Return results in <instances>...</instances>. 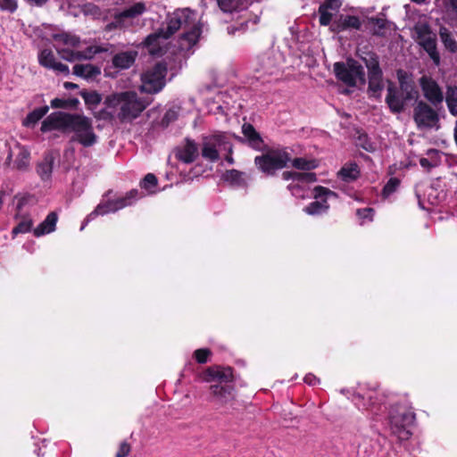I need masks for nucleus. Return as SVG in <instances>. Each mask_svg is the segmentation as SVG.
Returning a JSON list of instances; mask_svg holds the SVG:
<instances>
[{"label": "nucleus", "mask_w": 457, "mask_h": 457, "mask_svg": "<svg viewBox=\"0 0 457 457\" xmlns=\"http://www.w3.org/2000/svg\"><path fill=\"white\" fill-rule=\"evenodd\" d=\"M40 130L44 133L52 130L71 132V142H77L84 147L94 145L98 138L94 131L92 120L78 113L52 112L43 120Z\"/></svg>", "instance_id": "obj_1"}, {"label": "nucleus", "mask_w": 457, "mask_h": 457, "mask_svg": "<svg viewBox=\"0 0 457 457\" xmlns=\"http://www.w3.org/2000/svg\"><path fill=\"white\" fill-rule=\"evenodd\" d=\"M104 104L107 108L114 109L117 118L124 122L131 121L138 117L149 102L139 97L134 91H123L107 96Z\"/></svg>", "instance_id": "obj_2"}, {"label": "nucleus", "mask_w": 457, "mask_h": 457, "mask_svg": "<svg viewBox=\"0 0 457 457\" xmlns=\"http://www.w3.org/2000/svg\"><path fill=\"white\" fill-rule=\"evenodd\" d=\"M181 28L188 30L180 39V47L188 50L196 44L201 34V29L195 23V13L189 9L176 11L169 18L164 34L170 37Z\"/></svg>", "instance_id": "obj_3"}, {"label": "nucleus", "mask_w": 457, "mask_h": 457, "mask_svg": "<svg viewBox=\"0 0 457 457\" xmlns=\"http://www.w3.org/2000/svg\"><path fill=\"white\" fill-rule=\"evenodd\" d=\"M416 415L411 408L407 407L401 402H396L389 411L390 428L392 433L401 441L408 440L412 432Z\"/></svg>", "instance_id": "obj_4"}, {"label": "nucleus", "mask_w": 457, "mask_h": 457, "mask_svg": "<svg viewBox=\"0 0 457 457\" xmlns=\"http://www.w3.org/2000/svg\"><path fill=\"white\" fill-rule=\"evenodd\" d=\"M290 160V155L285 149H269L256 156L254 163L262 172L271 176L285 168Z\"/></svg>", "instance_id": "obj_5"}, {"label": "nucleus", "mask_w": 457, "mask_h": 457, "mask_svg": "<svg viewBox=\"0 0 457 457\" xmlns=\"http://www.w3.org/2000/svg\"><path fill=\"white\" fill-rule=\"evenodd\" d=\"M431 104L420 100L413 107V120L419 129H438L440 118Z\"/></svg>", "instance_id": "obj_6"}, {"label": "nucleus", "mask_w": 457, "mask_h": 457, "mask_svg": "<svg viewBox=\"0 0 457 457\" xmlns=\"http://www.w3.org/2000/svg\"><path fill=\"white\" fill-rule=\"evenodd\" d=\"M334 72L339 80L349 87H355L358 82L361 84L365 82L362 66L353 59H348L345 62H336Z\"/></svg>", "instance_id": "obj_7"}, {"label": "nucleus", "mask_w": 457, "mask_h": 457, "mask_svg": "<svg viewBox=\"0 0 457 457\" xmlns=\"http://www.w3.org/2000/svg\"><path fill=\"white\" fill-rule=\"evenodd\" d=\"M415 40L428 54L436 65L440 62L436 49V36L426 23H419L414 27Z\"/></svg>", "instance_id": "obj_8"}, {"label": "nucleus", "mask_w": 457, "mask_h": 457, "mask_svg": "<svg viewBox=\"0 0 457 457\" xmlns=\"http://www.w3.org/2000/svg\"><path fill=\"white\" fill-rule=\"evenodd\" d=\"M54 46L59 55L65 61L73 62L79 46L80 39L79 37L68 32H61L53 35Z\"/></svg>", "instance_id": "obj_9"}, {"label": "nucleus", "mask_w": 457, "mask_h": 457, "mask_svg": "<svg viewBox=\"0 0 457 457\" xmlns=\"http://www.w3.org/2000/svg\"><path fill=\"white\" fill-rule=\"evenodd\" d=\"M166 66L162 63L155 64L142 76L141 90L149 94H155L162 90L165 85Z\"/></svg>", "instance_id": "obj_10"}, {"label": "nucleus", "mask_w": 457, "mask_h": 457, "mask_svg": "<svg viewBox=\"0 0 457 457\" xmlns=\"http://www.w3.org/2000/svg\"><path fill=\"white\" fill-rule=\"evenodd\" d=\"M368 69L369 76V92L374 97H379L384 88L382 79V71L379 68L378 58L374 54H369L363 58Z\"/></svg>", "instance_id": "obj_11"}, {"label": "nucleus", "mask_w": 457, "mask_h": 457, "mask_svg": "<svg viewBox=\"0 0 457 457\" xmlns=\"http://www.w3.org/2000/svg\"><path fill=\"white\" fill-rule=\"evenodd\" d=\"M423 96L428 103L435 107L441 104L445 99L443 89L439 84L430 76L423 75L419 79Z\"/></svg>", "instance_id": "obj_12"}, {"label": "nucleus", "mask_w": 457, "mask_h": 457, "mask_svg": "<svg viewBox=\"0 0 457 457\" xmlns=\"http://www.w3.org/2000/svg\"><path fill=\"white\" fill-rule=\"evenodd\" d=\"M137 194V190H131L127 194L125 197L99 204L96 207V209L87 216V220H93L98 215H104L109 212H117L118 210H120L125 206L129 205L131 204V202H129V199L135 198Z\"/></svg>", "instance_id": "obj_13"}, {"label": "nucleus", "mask_w": 457, "mask_h": 457, "mask_svg": "<svg viewBox=\"0 0 457 457\" xmlns=\"http://www.w3.org/2000/svg\"><path fill=\"white\" fill-rule=\"evenodd\" d=\"M408 100L403 95V92L397 88L392 82H388L386 88V103L393 113H401L405 109V104Z\"/></svg>", "instance_id": "obj_14"}, {"label": "nucleus", "mask_w": 457, "mask_h": 457, "mask_svg": "<svg viewBox=\"0 0 457 457\" xmlns=\"http://www.w3.org/2000/svg\"><path fill=\"white\" fill-rule=\"evenodd\" d=\"M13 156L15 157L14 168L19 170H26L29 166L30 154L29 150L19 143L14 142L13 145L10 146V151L6 160L7 162H9Z\"/></svg>", "instance_id": "obj_15"}, {"label": "nucleus", "mask_w": 457, "mask_h": 457, "mask_svg": "<svg viewBox=\"0 0 457 457\" xmlns=\"http://www.w3.org/2000/svg\"><path fill=\"white\" fill-rule=\"evenodd\" d=\"M224 144V137L216 135L211 137H205L203 142L202 155L211 162L219 159V151Z\"/></svg>", "instance_id": "obj_16"}, {"label": "nucleus", "mask_w": 457, "mask_h": 457, "mask_svg": "<svg viewBox=\"0 0 457 457\" xmlns=\"http://www.w3.org/2000/svg\"><path fill=\"white\" fill-rule=\"evenodd\" d=\"M169 37L164 34V29H160L149 35L145 44L152 55H162L166 50V40Z\"/></svg>", "instance_id": "obj_17"}, {"label": "nucleus", "mask_w": 457, "mask_h": 457, "mask_svg": "<svg viewBox=\"0 0 457 457\" xmlns=\"http://www.w3.org/2000/svg\"><path fill=\"white\" fill-rule=\"evenodd\" d=\"M204 378L207 382L227 383L232 380L233 373L230 367L212 366L206 369Z\"/></svg>", "instance_id": "obj_18"}, {"label": "nucleus", "mask_w": 457, "mask_h": 457, "mask_svg": "<svg viewBox=\"0 0 457 457\" xmlns=\"http://www.w3.org/2000/svg\"><path fill=\"white\" fill-rule=\"evenodd\" d=\"M39 63L48 69H52L56 72L69 74V67L58 61L51 50L44 49L38 56Z\"/></svg>", "instance_id": "obj_19"}, {"label": "nucleus", "mask_w": 457, "mask_h": 457, "mask_svg": "<svg viewBox=\"0 0 457 457\" xmlns=\"http://www.w3.org/2000/svg\"><path fill=\"white\" fill-rule=\"evenodd\" d=\"M399 89L409 101L417 100L419 91L416 88L414 80L406 72L398 71Z\"/></svg>", "instance_id": "obj_20"}, {"label": "nucleus", "mask_w": 457, "mask_h": 457, "mask_svg": "<svg viewBox=\"0 0 457 457\" xmlns=\"http://www.w3.org/2000/svg\"><path fill=\"white\" fill-rule=\"evenodd\" d=\"M341 3L339 0H327L319 8L320 22L323 26H327L332 21V18L337 12Z\"/></svg>", "instance_id": "obj_21"}, {"label": "nucleus", "mask_w": 457, "mask_h": 457, "mask_svg": "<svg viewBox=\"0 0 457 457\" xmlns=\"http://www.w3.org/2000/svg\"><path fill=\"white\" fill-rule=\"evenodd\" d=\"M198 147L190 139H187L185 145L178 150L177 157L185 163L193 162L198 156Z\"/></svg>", "instance_id": "obj_22"}, {"label": "nucleus", "mask_w": 457, "mask_h": 457, "mask_svg": "<svg viewBox=\"0 0 457 457\" xmlns=\"http://www.w3.org/2000/svg\"><path fill=\"white\" fill-rule=\"evenodd\" d=\"M73 73L76 76L81 77L87 80H91L95 79L97 76L101 74V69L90 63L76 64L73 67Z\"/></svg>", "instance_id": "obj_23"}, {"label": "nucleus", "mask_w": 457, "mask_h": 457, "mask_svg": "<svg viewBox=\"0 0 457 457\" xmlns=\"http://www.w3.org/2000/svg\"><path fill=\"white\" fill-rule=\"evenodd\" d=\"M361 22L356 16H340V18L333 22L331 25L332 30L341 31L347 29H359Z\"/></svg>", "instance_id": "obj_24"}, {"label": "nucleus", "mask_w": 457, "mask_h": 457, "mask_svg": "<svg viewBox=\"0 0 457 457\" xmlns=\"http://www.w3.org/2000/svg\"><path fill=\"white\" fill-rule=\"evenodd\" d=\"M57 222V215L55 212H50L45 220L41 222L34 230L33 233L36 237H41L45 234L54 231Z\"/></svg>", "instance_id": "obj_25"}, {"label": "nucleus", "mask_w": 457, "mask_h": 457, "mask_svg": "<svg viewBox=\"0 0 457 457\" xmlns=\"http://www.w3.org/2000/svg\"><path fill=\"white\" fill-rule=\"evenodd\" d=\"M54 162V157L53 156V154H48L37 164V172L43 180H47L50 179L53 171Z\"/></svg>", "instance_id": "obj_26"}, {"label": "nucleus", "mask_w": 457, "mask_h": 457, "mask_svg": "<svg viewBox=\"0 0 457 457\" xmlns=\"http://www.w3.org/2000/svg\"><path fill=\"white\" fill-rule=\"evenodd\" d=\"M136 53L133 52H122L114 55L112 63L115 67L120 69H128L135 62Z\"/></svg>", "instance_id": "obj_27"}, {"label": "nucleus", "mask_w": 457, "mask_h": 457, "mask_svg": "<svg viewBox=\"0 0 457 457\" xmlns=\"http://www.w3.org/2000/svg\"><path fill=\"white\" fill-rule=\"evenodd\" d=\"M445 103L448 108L449 112L453 116H457V87L456 86H447L446 93H445Z\"/></svg>", "instance_id": "obj_28"}, {"label": "nucleus", "mask_w": 457, "mask_h": 457, "mask_svg": "<svg viewBox=\"0 0 457 457\" xmlns=\"http://www.w3.org/2000/svg\"><path fill=\"white\" fill-rule=\"evenodd\" d=\"M49 111L47 105L37 108L29 112L26 119L23 120V125L26 127L35 126Z\"/></svg>", "instance_id": "obj_29"}, {"label": "nucleus", "mask_w": 457, "mask_h": 457, "mask_svg": "<svg viewBox=\"0 0 457 457\" xmlns=\"http://www.w3.org/2000/svg\"><path fill=\"white\" fill-rule=\"evenodd\" d=\"M145 11V5L143 2H138L133 4L132 6L125 9L121 12H120L116 18L119 21H121L125 18H136L141 15Z\"/></svg>", "instance_id": "obj_30"}, {"label": "nucleus", "mask_w": 457, "mask_h": 457, "mask_svg": "<svg viewBox=\"0 0 457 457\" xmlns=\"http://www.w3.org/2000/svg\"><path fill=\"white\" fill-rule=\"evenodd\" d=\"M439 35L445 48L452 53L457 51V41L454 36L445 27L440 28Z\"/></svg>", "instance_id": "obj_31"}, {"label": "nucleus", "mask_w": 457, "mask_h": 457, "mask_svg": "<svg viewBox=\"0 0 457 457\" xmlns=\"http://www.w3.org/2000/svg\"><path fill=\"white\" fill-rule=\"evenodd\" d=\"M370 29L375 35L384 36L386 30L389 29L390 23L382 18H370L369 20Z\"/></svg>", "instance_id": "obj_32"}, {"label": "nucleus", "mask_w": 457, "mask_h": 457, "mask_svg": "<svg viewBox=\"0 0 457 457\" xmlns=\"http://www.w3.org/2000/svg\"><path fill=\"white\" fill-rule=\"evenodd\" d=\"M360 170L358 165L356 163H350L345 165L339 171V176L345 181H353L356 179L359 176Z\"/></svg>", "instance_id": "obj_33"}, {"label": "nucleus", "mask_w": 457, "mask_h": 457, "mask_svg": "<svg viewBox=\"0 0 457 457\" xmlns=\"http://www.w3.org/2000/svg\"><path fill=\"white\" fill-rule=\"evenodd\" d=\"M105 51H107V48L104 46H89L85 51H77L74 57V62L90 60L94 57L95 54Z\"/></svg>", "instance_id": "obj_34"}, {"label": "nucleus", "mask_w": 457, "mask_h": 457, "mask_svg": "<svg viewBox=\"0 0 457 457\" xmlns=\"http://www.w3.org/2000/svg\"><path fill=\"white\" fill-rule=\"evenodd\" d=\"M223 178L226 181L235 186L245 185V174L237 170H227L224 173Z\"/></svg>", "instance_id": "obj_35"}, {"label": "nucleus", "mask_w": 457, "mask_h": 457, "mask_svg": "<svg viewBox=\"0 0 457 457\" xmlns=\"http://www.w3.org/2000/svg\"><path fill=\"white\" fill-rule=\"evenodd\" d=\"M435 4L449 15H457V0H435Z\"/></svg>", "instance_id": "obj_36"}, {"label": "nucleus", "mask_w": 457, "mask_h": 457, "mask_svg": "<svg viewBox=\"0 0 457 457\" xmlns=\"http://www.w3.org/2000/svg\"><path fill=\"white\" fill-rule=\"evenodd\" d=\"M328 209L326 200L315 201L304 208V212L310 215H318L325 212Z\"/></svg>", "instance_id": "obj_37"}, {"label": "nucleus", "mask_w": 457, "mask_h": 457, "mask_svg": "<svg viewBox=\"0 0 457 457\" xmlns=\"http://www.w3.org/2000/svg\"><path fill=\"white\" fill-rule=\"evenodd\" d=\"M292 165L298 170H311L318 166L316 160H308L305 158H295L293 160Z\"/></svg>", "instance_id": "obj_38"}, {"label": "nucleus", "mask_w": 457, "mask_h": 457, "mask_svg": "<svg viewBox=\"0 0 457 457\" xmlns=\"http://www.w3.org/2000/svg\"><path fill=\"white\" fill-rule=\"evenodd\" d=\"M242 131L245 137L248 138L253 145L256 146L261 143L262 140L259 134L255 131L254 128L251 124H244L242 127Z\"/></svg>", "instance_id": "obj_39"}, {"label": "nucleus", "mask_w": 457, "mask_h": 457, "mask_svg": "<svg viewBox=\"0 0 457 457\" xmlns=\"http://www.w3.org/2000/svg\"><path fill=\"white\" fill-rule=\"evenodd\" d=\"M32 225L33 221L29 217H23L18 225L12 228V233L13 236L20 233H27L30 231Z\"/></svg>", "instance_id": "obj_40"}, {"label": "nucleus", "mask_w": 457, "mask_h": 457, "mask_svg": "<svg viewBox=\"0 0 457 457\" xmlns=\"http://www.w3.org/2000/svg\"><path fill=\"white\" fill-rule=\"evenodd\" d=\"M241 0H217L219 7L225 12L236 10Z\"/></svg>", "instance_id": "obj_41"}, {"label": "nucleus", "mask_w": 457, "mask_h": 457, "mask_svg": "<svg viewBox=\"0 0 457 457\" xmlns=\"http://www.w3.org/2000/svg\"><path fill=\"white\" fill-rule=\"evenodd\" d=\"M82 97L86 104L96 105L102 101V96L96 91H89L82 94Z\"/></svg>", "instance_id": "obj_42"}, {"label": "nucleus", "mask_w": 457, "mask_h": 457, "mask_svg": "<svg viewBox=\"0 0 457 457\" xmlns=\"http://www.w3.org/2000/svg\"><path fill=\"white\" fill-rule=\"evenodd\" d=\"M293 180L311 183L316 181V175L312 172H294Z\"/></svg>", "instance_id": "obj_43"}, {"label": "nucleus", "mask_w": 457, "mask_h": 457, "mask_svg": "<svg viewBox=\"0 0 457 457\" xmlns=\"http://www.w3.org/2000/svg\"><path fill=\"white\" fill-rule=\"evenodd\" d=\"M400 184V181L398 179L396 178H391L388 182L386 184V186L384 187V189H383V194L387 196L389 195L390 194H392L393 192L395 191V189L397 188V187L399 186Z\"/></svg>", "instance_id": "obj_44"}, {"label": "nucleus", "mask_w": 457, "mask_h": 457, "mask_svg": "<svg viewBox=\"0 0 457 457\" xmlns=\"http://www.w3.org/2000/svg\"><path fill=\"white\" fill-rule=\"evenodd\" d=\"M17 7L18 4L15 0H0V9L3 11L13 12Z\"/></svg>", "instance_id": "obj_45"}, {"label": "nucleus", "mask_w": 457, "mask_h": 457, "mask_svg": "<svg viewBox=\"0 0 457 457\" xmlns=\"http://www.w3.org/2000/svg\"><path fill=\"white\" fill-rule=\"evenodd\" d=\"M156 184H157L156 177L152 173H148L147 175L145 176V178L141 183V186L146 189H150L151 187H154Z\"/></svg>", "instance_id": "obj_46"}, {"label": "nucleus", "mask_w": 457, "mask_h": 457, "mask_svg": "<svg viewBox=\"0 0 457 457\" xmlns=\"http://www.w3.org/2000/svg\"><path fill=\"white\" fill-rule=\"evenodd\" d=\"M358 145L361 146L363 149H365L368 152H372L375 150V147L373 146L372 143H370L366 135H361L358 138Z\"/></svg>", "instance_id": "obj_47"}, {"label": "nucleus", "mask_w": 457, "mask_h": 457, "mask_svg": "<svg viewBox=\"0 0 457 457\" xmlns=\"http://www.w3.org/2000/svg\"><path fill=\"white\" fill-rule=\"evenodd\" d=\"M210 353L208 349H198L195 352V357L199 363H205Z\"/></svg>", "instance_id": "obj_48"}, {"label": "nucleus", "mask_w": 457, "mask_h": 457, "mask_svg": "<svg viewBox=\"0 0 457 457\" xmlns=\"http://www.w3.org/2000/svg\"><path fill=\"white\" fill-rule=\"evenodd\" d=\"M131 451V446L126 441L120 443L115 457H127Z\"/></svg>", "instance_id": "obj_49"}, {"label": "nucleus", "mask_w": 457, "mask_h": 457, "mask_svg": "<svg viewBox=\"0 0 457 457\" xmlns=\"http://www.w3.org/2000/svg\"><path fill=\"white\" fill-rule=\"evenodd\" d=\"M178 110L172 108L166 112L164 117L162 119V123L168 125L171 121L175 120L178 118Z\"/></svg>", "instance_id": "obj_50"}, {"label": "nucleus", "mask_w": 457, "mask_h": 457, "mask_svg": "<svg viewBox=\"0 0 457 457\" xmlns=\"http://www.w3.org/2000/svg\"><path fill=\"white\" fill-rule=\"evenodd\" d=\"M315 197L316 198H320V197H325V198H328V196L330 195H335V193L330 191L329 189H327L325 187H315Z\"/></svg>", "instance_id": "obj_51"}, {"label": "nucleus", "mask_w": 457, "mask_h": 457, "mask_svg": "<svg viewBox=\"0 0 457 457\" xmlns=\"http://www.w3.org/2000/svg\"><path fill=\"white\" fill-rule=\"evenodd\" d=\"M211 390L215 396L227 397V389L220 385H214L211 386Z\"/></svg>", "instance_id": "obj_52"}, {"label": "nucleus", "mask_w": 457, "mask_h": 457, "mask_svg": "<svg viewBox=\"0 0 457 457\" xmlns=\"http://www.w3.org/2000/svg\"><path fill=\"white\" fill-rule=\"evenodd\" d=\"M51 106L53 108H64L66 107V101L60 98H54L51 101Z\"/></svg>", "instance_id": "obj_53"}, {"label": "nucleus", "mask_w": 457, "mask_h": 457, "mask_svg": "<svg viewBox=\"0 0 457 457\" xmlns=\"http://www.w3.org/2000/svg\"><path fill=\"white\" fill-rule=\"evenodd\" d=\"M420 163L422 168H424V169H426L428 170H429L433 167L431 162L428 159H426V158H421L420 160Z\"/></svg>", "instance_id": "obj_54"}, {"label": "nucleus", "mask_w": 457, "mask_h": 457, "mask_svg": "<svg viewBox=\"0 0 457 457\" xmlns=\"http://www.w3.org/2000/svg\"><path fill=\"white\" fill-rule=\"evenodd\" d=\"M294 172L291 171H285L282 174V177L285 180L293 179Z\"/></svg>", "instance_id": "obj_55"}, {"label": "nucleus", "mask_w": 457, "mask_h": 457, "mask_svg": "<svg viewBox=\"0 0 457 457\" xmlns=\"http://www.w3.org/2000/svg\"><path fill=\"white\" fill-rule=\"evenodd\" d=\"M27 1L32 4L40 6V5L44 4L45 3H46L47 0H27Z\"/></svg>", "instance_id": "obj_56"}, {"label": "nucleus", "mask_w": 457, "mask_h": 457, "mask_svg": "<svg viewBox=\"0 0 457 457\" xmlns=\"http://www.w3.org/2000/svg\"><path fill=\"white\" fill-rule=\"evenodd\" d=\"M116 27H117V24L114 22H112V23H109L108 25H106L105 29L112 30V29H114Z\"/></svg>", "instance_id": "obj_57"}, {"label": "nucleus", "mask_w": 457, "mask_h": 457, "mask_svg": "<svg viewBox=\"0 0 457 457\" xmlns=\"http://www.w3.org/2000/svg\"><path fill=\"white\" fill-rule=\"evenodd\" d=\"M313 379H314V378H312L311 376H307V377H305V378H304L305 382H307V383H309V384H312V380H313Z\"/></svg>", "instance_id": "obj_58"}, {"label": "nucleus", "mask_w": 457, "mask_h": 457, "mask_svg": "<svg viewBox=\"0 0 457 457\" xmlns=\"http://www.w3.org/2000/svg\"><path fill=\"white\" fill-rule=\"evenodd\" d=\"M411 2L413 3H416V4H422L424 3L426 0H411Z\"/></svg>", "instance_id": "obj_59"}, {"label": "nucleus", "mask_w": 457, "mask_h": 457, "mask_svg": "<svg viewBox=\"0 0 457 457\" xmlns=\"http://www.w3.org/2000/svg\"><path fill=\"white\" fill-rule=\"evenodd\" d=\"M227 161H228L229 163H233V159H232V157H230V156H228V157H227Z\"/></svg>", "instance_id": "obj_60"}, {"label": "nucleus", "mask_w": 457, "mask_h": 457, "mask_svg": "<svg viewBox=\"0 0 457 457\" xmlns=\"http://www.w3.org/2000/svg\"><path fill=\"white\" fill-rule=\"evenodd\" d=\"M372 211H373V210H372V209H370V208H368V209L363 210V212H372Z\"/></svg>", "instance_id": "obj_61"}, {"label": "nucleus", "mask_w": 457, "mask_h": 457, "mask_svg": "<svg viewBox=\"0 0 457 457\" xmlns=\"http://www.w3.org/2000/svg\"><path fill=\"white\" fill-rule=\"evenodd\" d=\"M65 87H70V83H66V84H65Z\"/></svg>", "instance_id": "obj_62"}]
</instances>
